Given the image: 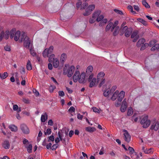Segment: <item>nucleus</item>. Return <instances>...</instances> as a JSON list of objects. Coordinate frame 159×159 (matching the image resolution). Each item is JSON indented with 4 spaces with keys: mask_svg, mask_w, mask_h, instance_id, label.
<instances>
[{
    "mask_svg": "<svg viewBox=\"0 0 159 159\" xmlns=\"http://www.w3.org/2000/svg\"><path fill=\"white\" fill-rule=\"evenodd\" d=\"M10 37L11 39L14 38L16 41L20 43L23 42L25 48L30 47L31 45V40L24 32H20V31H16L15 29H12L10 32Z\"/></svg>",
    "mask_w": 159,
    "mask_h": 159,
    "instance_id": "nucleus-1",
    "label": "nucleus"
},
{
    "mask_svg": "<svg viewBox=\"0 0 159 159\" xmlns=\"http://www.w3.org/2000/svg\"><path fill=\"white\" fill-rule=\"evenodd\" d=\"M93 70V67L92 66H88L86 69V73L84 71L80 73L79 71L75 72L73 76V80L74 82H76L78 81L80 83H83L85 82L86 75H90L93 74L92 73Z\"/></svg>",
    "mask_w": 159,
    "mask_h": 159,
    "instance_id": "nucleus-2",
    "label": "nucleus"
},
{
    "mask_svg": "<svg viewBox=\"0 0 159 159\" xmlns=\"http://www.w3.org/2000/svg\"><path fill=\"white\" fill-rule=\"evenodd\" d=\"M75 69L74 66H70L68 64H66L63 68V74L67 75L69 77H70L73 74Z\"/></svg>",
    "mask_w": 159,
    "mask_h": 159,
    "instance_id": "nucleus-3",
    "label": "nucleus"
},
{
    "mask_svg": "<svg viewBox=\"0 0 159 159\" xmlns=\"http://www.w3.org/2000/svg\"><path fill=\"white\" fill-rule=\"evenodd\" d=\"M140 123L143 128H146L148 127L151 123V121L148 118V116L147 114L143 115L142 117Z\"/></svg>",
    "mask_w": 159,
    "mask_h": 159,
    "instance_id": "nucleus-4",
    "label": "nucleus"
},
{
    "mask_svg": "<svg viewBox=\"0 0 159 159\" xmlns=\"http://www.w3.org/2000/svg\"><path fill=\"white\" fill-rule=\"evenodd\" d=\"M105 75V73L103 71H100L98 73L96 76L97 83L100 82L99 86L101 87L105 82V79L104 78Z\"/></svg>",
    "mask_w": 159,
    "mask_h": 159,
    "instance_id": "nucleus-5",
    "label": "nucleus"
},
{
    "mask_svg": "<svg viewBox=\"0 0 159 159\" xmlns=\"http://www.w3.org/2000/svg\"><path fill=\"white\" fill-rule=\"evenodd\" d=\"M48 61L49 62L52 63L53 67L57 68L59 66V61L58 58L56 57L54 54H52L49 56L48 58Z\"/></svg>",
    "mask_w": 159,
    "mask_h": 159,
    "instance_id": "nucleus-6",
    "label": "nucleus"
},
{
    "mask_svg": "<svg viewBox=\"0 0 159 159\" xmlns=\"http://www.w3.org/2000/svg\"><path fill=\"white\" fill-rule=\"evenodd\" d=\"M94 76V74H92L89 76L88 78V80L89 83V86L90 88L96 87L99 83H97L96 78Z\"/></svg>",
    "mask_w": 159,
    "mask_h": 159,
    "instance_id": "nucleus-7",
    "label": "nucleus"
},
{
    "mask_svg": "<svg viewBox=\"0 0 159 159\" xmlns=\"http://www.w3.org/2000/svg\"><path fill=\"white\" fill-rule=\"evenodd\" d=\"M103 15L101 14L96 19V20L99 22V26H102L104 25L107 22V20L106 18H104Z\"/></svg>",
    "mask_w": 159,
    "mask_h": 159,
    "instance_id": "nucleus-8",
    "label": "nucleus"
},
{
    "mask_svg": "<svg viewBox=\"0 0 159 159\" xmlns=\"http://www.w3.org/2000/svg\"><path fill=\"white\" fill-rule=\"evenodd\" d=\"M53 49L54 47L52 46H50L49 48H47L45 49L43 52V56L45 58L49 57V55L53 52Z\"/></svg>",
    "mask_w": 159,
    "mask_h": 159,
    "instance_id": "nucleus-9",
    "label": "nucleus"
},
{
    "mask_svg": "<svg viewBox=\"0 0 159 159\" xmlns=\"http://www.w3.org/2000/svg\"><path fill=\"white\" fill-rule=\"evenodd\" d=\"M95 7V5L94 4H91L87 6L85 9V11L83 13V15L84 16L89 15L91 12L94 9Z\"/></svg>",
    "mask_w": 159,
    "mask_h": 159,
    "instance_id": "nucleus-10",
    "label": "nucleus"
},
{
    "mask_svg": "<svg viewBox=\"0 0 159 159\" xmlns=\"http://www.w3.org/2000/svg\"><path fill=\"white\" fill-rule=\"evenodd\" d=\"M145 42V40L143 39H140L137 43V46L138 47L141 46V50H143L145 48V47L148 45L147 43L144 44Z\"/></svg>",
    "mask_w": 159,
    "mask_h": 159,
    "instance_id": "nucleus-11",
    "label": "nucleus"
},
{
    "mask_svg": "<svg viewBox=\"0 0 159 159\" xmlns=\"http://www.w3.org/2000/svg\"><path fill=\"white\" fill-rule=\"evenodd\" d=\"M118 23V21L117 20L116 21L114 24L111 22L109 23L106 27V30H108L111 29V31H112L114 30L115 27L117 25Z\"/></svg>",
    "mask_w": 159,
    "mask_h": 159,
    "instance_id": "nucleus-12",
    "label": "nucleus"
},
{
    "mask_svg": "<svg viewBox=\"0 0 159 159\" xmlns=\"http://www.w3.org/2000/svg\"><path fill=\"white\" fill-rule=\"evenodd\" d=\"M88 4L86 3H84L82 4L81 2H79L76 4V7L77 10L80 9L82 10L84 9L87 6H88Z\"/></svg>",
    "mask_w": 159,
    "mask_h": 159,
    "instance_id": "nucleus-13",
    "label": "nucleus"
},
{
    "mask_svg": "<svg viewBox=\"0 0 159 159\" xmlns=\"http://www.w3.org/2000/svg\"><path fill=\"white\" fill-rule=\"evenodd\" d=\"M123 32L125 33V35L126 37H129L132 32V29L131 28H128L126 26L124 27L122 29Z\"/></svg>",
    "mask_w": 159,
    "mask_h": 159,
    "instance_id": "nucleus-14",
    "label": "nucleus"
},
{
    "mask_svg": "<svg viewBox=\"0 0 159 159\" xmlns=\"http://www.w3.org/2000/svg\"><path fill=\"white\" fill-rule=\"evenodd\" d=\"M117 100L118 102H121L125 97V92L123 90L121 91L120 92L118 91Z\"/></svg>",
    "mask_w": 159,
    "mask_h": 159,
    "instance_id": "nucleus-15",
    "label": "nucleus"
},
{
    "mask_svg": "<svg viewBox=\"0 0 159 159\" xmlns=\"http://www.w3.org/2000/svg\"><path fill=\"white\" fill-rule=\"evenodd\" d=\"M124 132V138L125 141L128 142H129L131 139V136L128 133V131L125 130H123Z\"/></svg>",
    "mask_w": 159,
    "mask_h": 159,
    "instance_id": "nucleus-16",
    "label": "nucleus"
},
{
    "mask_svg": "<svg viewBox=\"0 0 159 159\" xmlns=\"http://www.w3.org/2000/svg\"><path fill=\"white\" fill-rule=\"evenodd\" d=\"M20 127L22 132L24 133L25 134H28L29 133V129L26 125L25 124H21L20 125Z\"/></svg>",
    "mask_w": 159,
    "mask_h": 159,
    "instance_id": "nucleus-17",
    "label": "nucleus"
},
{
    "mask_svg": "<svg viewBox=\"0 0 159 159\" xmlns=\"http://www.w3.org/2000/svg\"><path fill=\"white\" fill-rule=\"evenodd\" d=\"M126 100L125 99H124L122 102L120 107V111L122 112H125L126 110L127 105Z\"/></svg>",
    "mask_w": 159,
    "mask_h": 159,
    "instance_id": "nucleus-18",
    "label": "nucleus"
},
{
    "mask_svg": "<svg viewBox=\"0 0 159 159\" xmlns=\"http://www.w3.org/2000/svg\"><path fill=\"white\" fill-rule=\"evenodd\" d=\"M118 90H116L115 92L113 93L111 97L110 98V99L113 101H115L117 98L118 97Z\"/></svg>",
    "mask_w": 159,
    "mask_h": 159,
    "instance_id": "nucleus-19",
    "label": "nucleus"
},
{
    "mask_svg": "<svg viewBox=\"0 0 159 159\" xmlns=\"http://www.w3.org/2000/svg\"><path fill=\"white\" fill-rule=\"evenodd\" d=\"M113 93L109 88L105 89L103 91V95L105 97H108L110 94Z\"/></svg>",
    "mask_w": 159,
    "mask_h": 159,
    "instance_id": "nucleus-20",
    "label": "nucleus"
},
{
    "mask_svg": "<svg viewBox=\"0 0 159 159\" xmlns=\"http://www.w3.org/2000/svg\"><path fill=\"white\" fill-rule=\"evenodd\" d=\"M151 129L155 131L157 130L159 128V123L156 122L153 124L151 127Z\"/></svg>",
    "mask_w": 159,
    "mask_h": 159,
    "instance_id": "nucleus-21",
    "label": "nucleus"
},
{
    "mask_svg": "<svg viewBox=\"0 0 159 159\" xmlns=\"http://www.w3.org/2000/svg\"><path fill=\"white\" fill-rule=\"evenodd\" d=\"M2 147L5 149H9L10 147L9 142L7 140H5L2 144Z\"/></svg>",
    "mask_w": 159,
    "mask_h": 159,
    "instance_id": "nucleus-22",
    "label": "nucleus"
},
{
    "mask_svg": "<svg viewBox=\"0 0 159 159\" xmlns=\"http://www.w3.org/2000/svg\"><path fill=\"white\" fill-rule=\"evenodd\" d=\"M101 11L100 10H97L95 11L92 14V17L96 19L101 14Z\"/></svg>",
    "mask_w": 159,
    "mask_h": 159,
    "instance_id": "nucleus-23",
    "label": "nucleus"
},
{
    "mask_svg": "<svg viewBox=\"0 0 159 159\" xmlns=\"http://www.w3.org/2000/svg\"><path fill=\"white\" fill-rule=\"evenodd\" d=\"M131 37L132 38L134 39L133 42H136L139 38L137 32L136 31H134L131 34Z\"/></svg>",
    "mask_w": 159,
    "mask_h": 159,
    "instance_id": "nucleus-24",
    "label": "nucleus"
},
{
    "mask_svg": "<svg viewBox=\"0 0 159 159\" xmlns=\"http://www.w3.org/2000/svg\"><path fill=\"white\" fill-rule=\"evenodd\" d=\"M1 132L4 135L7 136V138H10L11 136V133L9 131H7L6 132L3 129H1Z\"/></svg>",
    "mask_w": 159,
    "mask_h": 159,
    "instance_id": "nucleus-25",
    "label": "nucleus"
},
{
    "mask_svg": "<svg viewBox=\"0 0 159 159\" xmlns=\"http://www.w3.org/2000/svg\"><path fill=\"white\" fill-rule=\"evenodd\" d=\"M32 41H31V45L30 47H29L28 48H29L30 51V54L33 56H35L36 55V53L33 49V46H32Z\"/></svg>",
    "mask_w": 159,
    "mask_h": 159,
    "instance_id": "nucleus-26",
    "label": "nucleus"
},
{
    "mask_svg": "<svg viewBox=\"0 0 159 159\" xmlns=\"http://www.w3.org/2000/svg\"><path fill=\"white\" fill-rule=\"evenodd\" d=\"M48 119V115L46 113H44L42 115L41 118V122H44Z\"/></svg>",
    "mask_w": 159,
    "mask_h": 159,
    "instance_id": "nucleus-27",
    "label": "nucleus"
},
{
    "mask_svg": "<svg viewBox=\"0 0 159 159\" xmlns=\"http://www.w3.org/2000/svg\"><path fill=\"white\" fill-rule=\"evenodd\" d=\"M9 128L12 132H16L18 130V128L14 125H11L9 126Z\"/></svg>",
    "mask_w": 159,
    "mask_h": 159,
    "instance_id": "nucleus-28",
    "label": "nucleus"
},
{
    "mask_svg": "<svg viewBox=\"0 0 159 159\" xmlns=\"http://www.w3.org/2000/svg\"><path fill=\"white\" fill-rule=\"evenodd\" d=\"M67 58L66 54L65 53H63L61 54L60 57V61L61 62H64L66 60Z\"/></svg>",
    "mask_w": 159,
    "mask_h": 159,
    "instance_id": "nucleus-29",
    "label": "nucleus"
},
{
    "mask_svg": "<svg viewBox=\"0 0 159 159\" xmlns=\"http://www.w3.org/2000/svg\"><path fill=\"white\" fill-rule=\"evenodd\" d=\"M140 118V116L137 113H134L132 116V119L134 120V122H137Z\"/></svg>",
    "mask_w": 159,
    "mask_h": 159,
    "instance_id": "nucleus-30",
    "label": "nucleus"
},
{
    "mask_svg": "<svg viewBox=\"0 0 159 159\" xmlns=\"http://www.w3.org/2000/svg\"><path fill=\"white\" fill-rule=\"evenodd\" d=\"M68 111L71 116H73L75 114V109L73 107H71L69 109Z\"/></svg>",
    "mask_w": 159,
    "mask_h": 159,
    "instance_id": "nucleus-31",
    "label": "nucleus"
},
{
    "mask_svg": "<svg viewBox=\"0 0 159 159\" xmlns=\"http://www.w3.org/2000/svg\"><path fill=\"white\" fill-rule=\"evenodd\" d=\"M13 109L14 111H17L18 112H20L21 111V108L18 107L17 105H14L13 106Z\"/></svg>",
    "mask_w": 159,
    "mask_h": 159,
    "instance_id": "nucleus-32",
    "label": "nucleus"
},
{
    "mask_svg": "<svg viewBox=\"0 0 159 159\" xmlns=\"http://www.w3.org/2000/svg\"><path fill=\"white\" fill-rule=\"evenodd\" d=\"M143 150L144 152L146 154H150L153 152V149L152 148L144 149L143 148Z\"/></svg>",
    "mask_w": 159,
    "mask_h": 159,
    "instance_id": "nucleus-33",
    "label": "nucleus"
},
{
    "mask_svg": "<svg viewBox=\"0 0 159 159\" xmlns=\"http://www.w3.org/2000/svg\"><path fill=\"white\" fill-rule=\"evenodd\" d=\"M26 68L28 70H31L32 69V65L30 62V61L29 60H28L27 65H26Z\"/></svg>",
    "mask_w": 159,
    "mask_h": 159,
    "instance_id": "nucleus-34",
    "label": "nucleus"
},
{
    "mask_svg": "<svg viewBox=\"0 0 159 159\" xmlns=\"http://www.w3.org/2000/svg\"><path fill=\"white\" fill-rule=\"evenodd\" d=\"M86 131L89 132H93L96 130V129L94 127H89L86 128Z\"/></svg>",
    "mask_w": 159,
    "mask_h": 159,
    "instance_id": "nucleus-35",
    "label": "nucleus"
},
{
    "mask_svg": "<svg viewBox=\"0 0 159 159\" xmlns=\"http://www.w3.org/2000/svg\"><path fill=\"white\" fill-rule=\"evenodd\" d=\"M159 49V44H156L153 46L151 48L152 51H154L156 50H158Z\"/></svg>",
    "mask_w": 159,
    "mask_h": 159,
    "instance_id": "nucleus-36",
    "label": "nucleus"
},
{
    "mask_svg": "<svg viewBox=\"0 0 159 159\" xmlns=\"http://www.w3.org/2000/svg\"><path fill=\"white\" fill-rule=\"evenodd\" d=\"M58 136L59 137H57L55 139V142L56 143H58L60 140H61L62 139V137L61 135L60 134L59 132H58Z\"/></svg>",
    "mask_w": 159,
    "mask_h": 159,
    "instance_id": "nucleus-37",
    "label": "nucleus"
},
{
    "mask_svg": "<svg viewBox=\"0 0 159 159\" xmlns=\"http://www.w3.org/2000/svg\"><path fill=\"white\" fill-rule=\"evenodd\" d=\"M92 109L93 110V111L96 113H99L102 111V110L101 109H98L96 107H93L92 108Z\"/></svg>",
    "mask_w": 159,
    "mask_h": 159,
    "instance_id": "nucleus-38",
    "label": "nucleus"
},
{
    "mask_svg": "<svg viewBox=\"0 0 159 159\" xmlns=\"http://www.w3.org/2000/svg\"><path fill=\"white\" fill-rule=\"evenodd\" d=\"M8 76V74L7 72H4L3 74H0V77L2 79H4Z\"/></svg>",
    "mask_w": 159,
    "mask_h": 159,
    "instance_id": "nucleus-39",
    "label": "nucleus"
},
{
    "mask_svg": "<svg viewBox=\"0 0 159 159\" xmlns=\"http://www.w3.org/2000/svg\"><path fill=\"white\" fill-rule=\"evenodd\" d=\"M133 113V109L132 107H129L128 110L127 112V115L128 116H131Z\"/></svg>",
    "mask_w": 159,
    "mask_h": 159,
    "instance_id": "nucleus-40",
    "label": "nucleus"
},
{
    "mask_svg": "<svg viewBox=\"0 0 159 159\" xmlns=\"http://www.w3.org/2000/svg\"><path fill=\"white\" fill-rule=\"evenodd\" d=\"M114 29L115 31L113 33V34L114 35H116L118 33L120 29L119 27L118 26H117V25H116V26L115 27Z\"/></svg>",
    "mask_w": 159,
    "mask_h": 159,
    "instance_id": "nucleus-41",
    "label": "nucleus"
},
{
    "mask_svg": "<svg viewBox=\"0 0 159 159\" xmlns=\"http://www.w3.org/2000/svg\"><path fill=\"white\" fill-rule=\"evenodd\" d=\"M9 34L10 33L8 31H6L4 33V38L6 39H7L9 38Z\"/></svg>",
    "mask_w": 159,
    "mask_h": 159,
    "instance_id": "nucleus-42",
    "label": "nucleus"
},
{
    "mask_svg": "<svg viewBox=\"0 0 159 159\" xmlns=\"http://www.w3.org/2000/svg\"><path fill=\"white\" fill-rule=\"evenodd\" d=\"M143 4L147 8H149L150 7V6L147 2L145 0H143L142 1Z\"/></svg>",
    "mask_w": 159,
    "mask_h": 159,
    "instance_id": "nucleus-43",
    "label": "nucleus"
},
{
    "mask_svg": "<svg viewBox=\"0 0 159 159\" xmlns=\"http://www.w3.org/2000/svg\"><path fill=\"white\" fill-rule=\"evenodd\" d=\"M27 151L29 153L31 152L32 150V145L31 144H29V146L27 147Z\"/></svg>",
    "mask_w": 159,
    "mask_h": 159,
    "instance_id": "nucleus-44",
    "label": "nucleus"
},
{
    "mask_svg": "<svg viewBox=\"0 0 159 159\" xmlns=\"http://www.w3.org/2000/svg\"><path fill=\"white\" fill-rule=\"evenodd\" d=\"M137 20L138 21L141 22L142 24L144 25H146L147 24L146 22L144 20L142 19L138 18L137 19Z\"/></svg>",
    "mask_w": 159,
    "mask_h": 159,
    "instance_id": "nucleus-45",
    "label": "nucleus"
},
{
    "mask_svg": "<svg viewBox=\"0 0 159 159\" xmlns=\"http://www.w3.org/2000/svg\"><path fill=\"white\" fill-rule=\"evenodd\" d=\"M128 8L129 10L132 12L133 14H136L135 11H134L133 10V7L131 6H129L128 7Z\"/></svg>",
    "mask_w": 159,
    "mask_h": 159,
    "instance_id": "nucleus-46",
    "label": "nucleus"
},
{
    "mask_svg": "<svg viewBox=\"0 0 159 159\" xmlns=\"http://www.w3.org/2000/svg\"><path fill=\"white\" fill-rule=\"evenodd\" d=\"M128 150L129 151V155H131L133 154L134 152V150L133 149V148L130 147H129Z\"/></svg>",
    "mask_w": 159,
    "mask_h": 159,
    "instance_id": "nucleus-47",
    "label": "nucleus"
},
{
    "mask_svg": "<svg viewBox=\"0 0 159 159\" xmlns=\"http://www.w3.org/2000/svg\"><path fill=\"white\" fill-rule=\"evenodd\" d=\"M48 139V142H53L54 140V137L53 135H51L49 137Z\"/></svg>",
    "mask_w": 159,
    "mask_h": 159,
    "instance_id": "nucleus-48",
    "label": "nucleus"
},
{
    "mask_svg": "<svg viewBox=\"0 0 159 159\" xmlns=\"http://www.w3.org/2000/svg\"><path fill=\"white\" fill-rule=\"evenodd\" d=\"M52 132L51 129H47L46 132L44 133L45 135L50 134Z\"/></svg>",
    "mask_w": 159,
    "mask_h": 159,
    "instance_id": "nucleus-49",
    "label": "nucleus"
},
{
    "mask_svg": "<svg viewBox=\"0 0 159 159\" xmlns=\"http://www.w3.org/2000/svg\"><path fill=\"white\" fill-rule=\"evenodd\" d=\"M155 43H156V42L155 40H152V41H151L150 42L148 45L150 47H152V46L153 47V46L154 45H155L156 44Z\"/></svg>",
    "mask_w": 159,
    "mask_h": 159,
    "instance_id": "nucleus-50",
    "label": "nucleus"
},
{
    "mask_svg": "<svg viewBox=\"0 0 159 159\" xmlns=\"http://www.w3.org/2000/svg\"><path fill=\"white\" fill-rule=\"evenodd\" d=\"M114 11L117 13L118 14L120 15H122L123 14V12L121 11H120L119 10L115 9H114Z\"/></svg>",
    "mask_w": 159,
    "mask_h": 159,
    "instance_id": "nucleus-51",
    "label": "nucleus"
},
{
    "mask_svg": "<svg viewBox=\"0 0 159 159\" xmlns=\"http://www.w3.org/2000/svg\"><path fill=\"white\" fill-rule=\"evenodd\" d=\"M117 88V87L116 85H113V86L111 88V90L112 92V93H113L114 91L116 90V89Z\"/></svg>",
    "mask_w": 159,
    "mask_h": 159,
    "instance_id": "nucleus-52",
    "label": "nucleus"
},
{
    "mask_svg": "<svg viewBox=\"0 0 159 159\" xmlns=\"http://www.w3.org/2000/svg\"><path fill=\"white\" fill-rule=\"evenodd\" d=\"M56 89V87L55 86H51L49 88V91L51 93L53 92V90Z\"/></svg>",
    "mask_w": 159,
    "mask_h": 159,
    "instance_id": "nucleus-53",
    "label": "nucleus"
},
{
    "mask_svg": "<svg viewBox=\"0 0 159 159\" xmlns=\"http://www.w3.org/2000/svg\"><path fill=\"white\" fill-rule=\"evenodd\" d=\"M4 32L2 31L0 34V41H1L3 38H4Z\"/></svg>",
    "mask_w": 159,
    "mask_h": 159,
    "instance_id": "nucleus-54",
    "label": "nucleus"
},
{
    "mask_svg": "<svg viewBox=\"0 0 159 159\" xmlns=\"http://www.w3.org/2000/svg\"><path fill=\"white\" fill-rule=\"evenodd\" d=\"M4 49L7 51L10 52L11 51L10 47L8 45H7L4 47Z\"/></svg>",
    "mask_w": 159,
    "mask_h": 159,
    "instance_id": "nucleus-55",
    "label": "nucleus"
},
{
    "mask_svg": "<svg viewBox=\"0 0 159 159\" xmlns=\"http://www.w3.org/2000/svg\"><path fill=\"white\" fill-rule=\"evenodd\" d=\"M48 142V140L46 139H45L42 143V145L44 146H46V145L48 144L47 142Z\"/></svg>",
    "mask_w": 159,
    "mask_h": 159,
    "instance_id": "nucleus-56",
    "label": "nucleus"
},
{
    "mask_svg": "<svg viewBox=\"0 0 159 159\" xmlns=\"http://www.w3.org/2000/svg\"><path fill=\"white\" fill-rule=\"evenodd\" d=\"M96 20V19H94L92 17V18L90 19L89 22L90 23L93 24L95 22Z\"/></svg>",
    "mask_w": 159,
    "mask_h": 159,
    "instance_id": "nucleus-57",
    "label": "nucleus"
},
{
    "mask_svg": "<svg viewBox=\"0 0 159 159\" xmlns=\"http://www.w3.org/2000/svg\"><path fill=\"white\" fill-rule=\"evenodd\" d=\"M42 132L40 131L39 132L38 137H37V140L38 142L40 140V139L39 137L42 136Z\"/></svg>",
    "mask_w": 159,
    "mask_h": 159,
    "instance_id": "nucleus-58",
    "label": "nucleus"
},
{
    "mask_svg": "<svg viewBox=\"0 0 159 159\" xmlns=\"http://www.w3.org/2000/svg\"><path fill=\"white\" fill-rule=\"evenodd\" d=\"M33 92L34 93V94L36 95V96H39V92H38V91H37L36 89H33Z\"/></svg>",
    "mask_w": 159,
    "mask_h": 159,
    "instance_id": "nucleus-59",
    "label": "nucleus"
},
{
    "mask_svg": "<svg viewBox=\"0 0 159 159\" xmlns=\"http://www.w3.org/2000/svg\"><path fill=\"white\" fill-rule=\"evenodd\" d=\"M59 95L60 96L63 97L65 95V93L63 91H59L58 92Z\"/></svg>",
    "mask_w": 159,
    "mask_h": 159,
    "instance_id": "nucleus-60",
    "label": "nucleus"
},
{
    "mask_svg": "<svg viewBox=\"0 0 159 159\" xmlns=\"http://www.w3.org/2000/svg\"><path fill=\"white\" fill-rule=\"evenodd\" d=\"M134 7L135 10L137 12H139V8L138 6L134 5Z\"/></svg>",
    "mask_w": 159,
    "mask_h": 159,
    "instance_id": "nucleus-61",
    "label": "nucleus"
},
{
    "mask_svg": "<svg viewBox=\"0 0 159 159\" xmlns=\"http://www.w3.org/2000/svg\"><path fill=\"white\" fill-rule=\"evenodd\" d=\"M77 118L79 120H82L83 118V116L80 113H78L77 114Z\"/></svg>",
    "mask_w": 159,
    "mask_h": 159,
    "instance_id": "nucleus-62",
    "label": "nucleus"
},
{
    "mask_svg": "<svg viewBox=\"0 0 159 159\" xmlns=\"http://www.w3.org/2000/svg\"><path fill=\"white\" fill-rule=\"evenodd\" d=\"M57 144H54L53 145V146L52 147V150H55L57 149Z\"/></svg>",
    "mask_w": 159,
    "mask_h": 159,
    "instance_id": "nucleus-63",
    "label": "nucleus"
},
{
    "mask_svg": "<svg viewBox=\"0 0 159 159\" xmlns=\"http://www.w3.org/2000/svg\"><path fill=\"white\" fill-rule=\"evenodd\" d=\"M52 143H49L48 144L46 145V147L47 149H49L52 146Z\"/></svg>",
    "mask_w": 159,
    "mask_h": 159,
    "instance_id": "nucleus-64",
    "label": "nucleus"
}]
</instances>
